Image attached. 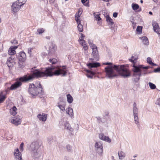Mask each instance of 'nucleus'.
<instances>
[{
  "mask_svg": "<svg viewBox=\"0 0 160 160\" xmlns=\"http://www.w3.org/2000/svg\"><path fill=\"white\" fill-rule=\"evenodd\" d=\"M65 68V66H63L62 67H52L45 68L44 69L41 71L38 70H33L31 71L32 72V74L29 75H25L19 78V81H16L14 84H12L9 89L11 90H14L21 85V82H26L32 80L35 77L38 78L60 75L64 76L66 73V71L64 69Z\"/></svg>",
  "mask_w": 160,
  "mask_h": 160,
  "instance_id": "f257e3e1",
  "label": "nucleus"
},
{
  "mask_svg": "<svg viewBox=\"0 0 160 160\" xmlns=\"http://www.w3.org/2000/svg\"><path fill=\"white\" fill-rule=\"evenodd\" d=\"M103 64L109 65L105 68L106 76L109 78L112 79L119 75L124 78L130 76L129 71L124 65H113L111 62H106Z\"/></svg>",
  "mask_w": 160,
  "mask_h": 160,
  "instance_id": "f03ea898",
  "label": "nucleus"
},
{
  "mask_svg": "<svg viewBox=\"0 0 160 160\" xmlns=\"http://www.w3.org/2000/svg\"><path fill=\"white\" fill-rule=\"evenodd\" d=\"M28 92L33 96H36L38 94H42L43 93L42 88L40 83L36 85L33 83L30 84L29 85Z\"/></svg>",
  "mask_w": 160,
  "mask_h": 160,
  "instance_id": "7ed1b4c3",
  "label": "nucleus"
},
{
  "mask_svg": "<svg viewBox=\"0 0 160 160\" xmlns=\"http://www.w3.org/2000/svg\"><path fill=\"white\" fill-rule=\"evenodd\" d=\"M133 80L136 82H137L140 79V77L142 73V69H148L149 67H142V65L138 66L134 64L133 65Z\"/></svg>",
  "mask_w": 160,
  "mask_h": 160,
  "instance_id": "20e7f679",
  "label": "nucleus"
},
{
  "mask_svg": "<svg viewBox=\"0 0 160 160\" xmlns=\"http://www.w3.org/2000/svg\"><path fill=\"white\" fill-rule=\"evenodd\" d=\"M90 68V70H86V75L87 77L90 78H92L93 75L96 73V72L93 71L92 68H97L100 66V63L97 62L89 63L87 64Z\"/></svg>",
  "mask_w": 160,
  "mask_h": 160,
  "instance_id": "39448f33",
  "label": "nucleus"
},
{
  "mask_svg": "<svg viewBox=\"0 0 160 160\" xmlns=\"http://www.w3.org/2000/svg\"><path fill=\"white\" fill-rule=\"evenodd\" d=\"M46 51L44 54V55H52L55 53L56 51V47L54 44L52 42L48 43L45 46Z\"/></svg>",
  "mask_w": 160,
  "mask_h": 160,
  "instance_id": "423d86ee",
  "label": "nucleus"
},
{
  "mask_svg": "<svg viewBox=\"0 0 160 160\" xmlns=\"http://www.w3.org/2000/svg\"><path fill=\"white\" fill-rule=\"evenodd\" d=\"M95 147L98 154L101 156L103 151V146L101 142H96L95 144Z\"/></svg>",
  "mask_w": 160,
  "mask_h": 160,
  "instance_id": "0eeeda50",
  "label": "nucleus"
},
{
  "mask_svg": "<svg viewBox=\"0 0 160 160\" xmlns=\"http://www.w3.org/2000/svg\"><path fill=\"white\" fill-rule=\"evenodd\" d=\"M41 145V143L38 141L32 142L30 145L29 149L31 151L38 150Z\"/></svg>",
  "mask_w": 160,
  "mask_h": 160,
  "instance_id": "6e6552de",
  "label": "nucleus"
},
{
  "mask_svg": "<svg viewBox=\"0 0 160 160\" xmlns=\"http://www.w3.org/2000/svg\"><path fill=\"white\" fill-rule=\"evenodd\" d=\"M16 55L19 61H25L26 59V55L23 52H20L17 54Z\"/></svg>",
  "mask_w": 160,
  "mask_h": 160,
  "instance_id": "1a4fd4ad",
  "label": "nucleus"
},
{
  "mask_svg": "<svg viewBox=\"0 0 160 160\" xmlns=\"http://www.w3.org/2000/svg\"><path fill=\"white\" fill-rule=\"evenodd\" d=\"M16 63V60L12 56H11L7 59V64L9 68L12 67Z\"/></svg>",
  "mask_w": 160,
  "mask_h": 160,
  "instance_id": "9d476101",
  "label": "nucleus"
},
{
  "mask_svg": "<svg viewBox=\"0 0 160 160\" xmlns=\"http://www.w3.org/2000/svg\"><path fill=\"white\" fill-rule=\"evenodd\" d=\"M11 122L15 125H18L21 124V120L19 117L16 116L11 119Z\"/></svg>",
  "mask_w": 160,
  "mask_h": 160,
  "instance_id": "9b49d317",
  "label": "nucleus"
},
{
  "mask_svg": "<svg viewBox=\"0 0 160 160\" xmlns=\"http://www.w3.org/2000/svg\"><path fill=\"white\" fill-rule=\"evenodd\" d=\"M14 155L16 160H22V155L18 148L15 149L14 152Z\"/></svg>",
  "mask_w": 160,
  "mask_h": 160,
  "instance_id": "f8f14e48",
  "label": "nucleus"
},
{
  "mask_svg": "<svg viewBox=\"0 0 160 160\" xmlns=\"http://www.w3.org/2000/svg\"><path fill=\"white\" fill-rule=\"evenodd\" d=\"M21 6L16 2L12 6V11L14 13L18 12L20 9Z\"/></svg>",
  "mask_w": 160,
  "mask_h": 160,
  "instance_id": "ddd939ff",
  "label": "nucleus"
},
{
  "mask_svg": "<svg viewBox=\"0 0 160 160\" xmlns=\"http://www.w3.org/2000/svg\"><path fill=\"white\" fill-rule=\"evenodd\" d=\"M152 25L154 31L158 34L160 35V28L158 24L155 22H152Z\"/></svg>",
  "mask_w": 160,
  "mask_h": 160,
  "instance_id": "4468645a",
  "label": "nucleus"
},
{
  "mask_svg": "<svg viewBox=\"0 0 160 160\" xmlns=\"http://www.w3.org/2000/svg\"><path fill=\"white\" fill-rule=\"evenodd\" d=\"M92 55L95 60L96 61L98 60L99 59V55L97 48H94L92 50Z\"/></svg>",
  "mask_w": 160,
  "mask_h": 160,
  "instance_id": "2eb2a0df",
  "label": "nucleus"
},
{
  "mask_svg": "<svg viewBox=\"0 0 160 160\" xmlns=\"http://www.w3.org/2000/svg\"><path fill=\"white\" fill-rule=\"evenodd\" d=\"M37 117L40 121L45 122L47 118V114L44 113L39 114L38 115Z\"/></svg>",
  "mask_w": 160,
  "mask_h": 160,
  "instance_id": "dca6fc26",
  "label": "nucleus"
},
{
  "mask_svg": "<svg viewBox=\"0 0 160 160\" xmlns=\"http://www.w3.org/2000/svg\"><path fill=\"white\" fill-rule=\"evenodd\" d=\"M80 43L83 47L85 50H86L88 49V47L86 45V43L85 41L83 40V38H81L80 39Z\"/></svg>",
  "mask_w": 160,
  "mask_h": 160,
  "instance_id": "f3484780",
  "label": "nucleus"
},
{
  "mask_svg": "<svg viewBox=\"0 0 160 160\" xmlns=\"http://www.w3.org/2000/svg\"><path fill=\"white\" fill-rule=\"evenodd\" d=\"M140 39L142 40V43L143 44L146 45H148L149 44V41L148 38L146 37H140Z\"/></svg>",
  "mask_w": 160,
  "mask_h": 160,
  "instance_id": "a211bd4d",
  "label": "nucleus"
},
{
  "mask_svg": "<svg viewBox=\"0 0 160 160\" xmlns=\"http://www.w3.org/2000/svg\"><path fill=\"white\" fill-rule=\"evenodd\" d=\"M32 156L34 158H39L40 156L39 153L37 152V150L35 151H31Z\"/></svg>",
  "mask_w": 160,
  "mask_h": 160,
  "instance_id": "6ab92c4d",
  "label": "nucleus"
},
{
  "mask_svg": "<svg viewBox=\"0 0 160 160\" xmlns=\"http://www.w3.org/2000/svg\"><path fill=\"white\" fill-rule=\"evenodd\" d=\"M133 114H137L138 110L135 102H134L133 105Z\"/></svg>",
  "mask_w": 160,
  "mask_h": 160,
  "instance_id": "aec40b11",
  "label": "nucleus"
},
{
  "mask_svg": "<svg viewBox=\"0 0 160 160\" xmlns=\"http://www.w3.org/2000/svg\"><path fill=\"white\" fill-rule=\"evenodd\" d=\"M8 54L10 55L15 54L16 53V51L12 47H11L8 50Z\"/></svg>",
  "mask_w": 160,
  "mask_h": 160,
  "instance_id": "412c9836",
  "label": "nucleus"
},
{
  "mask_svg": "<svg viewBox=\"0 0 160 160\" xmlns=\"http://www.w3.org/2000/svg\"><path fill=\"white\" fill-rule=\"evenodd\" d=\"M138 58V56L136 55H134V56H132L131 58L129 59V60L133 64V65L134 64L135 65V61L137 60Z\"/></svg>",
  "mask_w": 160,
  "mask_h": 160,
  "instance_id": "4be33fe9",
  "label": "nucleus"
},
{
  "mask_svg": "<svg viewBox=\"0 0 160 160\" xmlns=\"http://www.w3.org/2000/svg\"><path fill=\"white\" fill-rule=\"evenodd\" d=\"M16 110L17 108L15 107L14 106L12 109H10V112L11 114L14 116L17 114Z\"/></svg>",
  "mask_w": 160,
  "mask_h": 160,
  "instance_id": "5701e85b",
  "label": "nucleus"
},
{
  "mask_svg": "<svg viewBox=\"0 0 160 160\" xmlns=\"http://www.w3.org/2000/svg\"><path fill=\"white\" fill-rule=\"evenodd\" d=\"M6 98L5 95L3 94V92H0V103L2 102L5 100Z\"/></svg>",
  "mask_w": 160,
  "mask_h": 160,
  "instance_id": "b1692460",
  "label": "nucleus"
},
{
  "mask_svg": "<svg viewBox=\"0 0 160 160\" xmlns=\"http://www.w3.org/2000/svg\"><path fill=\"white\" fill-rule=\"evenodd\" d=\"M118 155L119 158L120 159H123L125 156V154L122 151H120L118 152Z\"/></svg>",
  "mask_w": 160,
  "mask_h": 160,
  "instance_id": "393cba45",
  "label": "nucleus"
},
{
  "mask_svg": "<svg viewBox=\"0 0 160 160\" xmlns=\"http://www.w3.org/2000/svg\"><path fill=\"white\" fill-rule=\"evenodd\" d=\"M107 21L109 25H112L113 24L112 20L108 16H107L106 17Z\"/></svg>",
  "mask_w": 160,
  "mask_h": 160,
  "instance_id": "a878e982",
  "label": "nucleus"
},
{
  "mask_svg": "<svg viewBox=\"0 0 160 160\" xmlns=\"http://www.w3.org/2000/svg\"><path fill=\"white\" fill-rule=\"evenodd\" d=\"M26 1L27 0H18L16 2L21 7L26 3Z\"/></svg>",
  "mask_w": 160,
  "mask_h": 160,
  "instance_id": "bb28decb",
  "label": "nucleus"
},
{
  "mask_svg": "<svg viewBox=\"0 0 160 160\" xmlns=\"http://www.w3.org/2000/svg\"><path fill=\"white\" fill-rule=\"evenodd\" d=\"M132 7L134 10H136L138 9L139 6L138 4L133 3L132 5Z\"/></svg>",
  "mask_w": 160,
  "mask_h": 160,
  "instance_id": "cd10ccee",
  "label": "nucleus"
},
{
  "mask_svg": "<svg viewBox=\"0 0 160 160\" xmlns=\"http://www.w3.org/2000/svg\"><path fill=\"white\" fill-rule=\"evenodd\" d=\"M64 128L65 129L67 130H70V124L69 122H66L64 124Z\"/></svg>",
  "mask_w": 160,
  "mask_h": 160,
  "instance_id": "c85d7f7f",
  "label": "nucleus"
},
{
  "mask_svg": "<svg viewBox=\"0 0 160 160\" xmlns=\"http://www.w3.org/2000/svg\"><path fill=\"white\" fill-rule=\"evenodd\" d=\"M24 61H18V66L19 68H23L24 67Z\"/></svg>",
  "mask_w": 160,
  "mask_h": 160,
  "instance_id": "c756f323",
  "label": "nucleus"
},
{
  "mask_svg": "<svg viewBox=\"0 0 160 160\" xmlns=\"http://www.w3.org/2000/svg\"><path fill=\"white\" fill-rule=\"evenodd\" d=\"M89 0H81L83 4L87 7H89Z\"/></svg>",
  "mask_w": 160,
  "mask_h": 160,
  "instance_id": "7c9ffc66",
  "label": "nucleus"
},
{
  "mask_svg": "<svg viewBox=\"0 0 160 160\" xmlns=\"http://www.w3.org/2000/svg\"><path fill=\"white\" fill-rule=\"evenodd\" d=\"M134 116V120L135 123L136 124H138L139 121H138V116L137 114H133Z\"/></svg>",
  "mask_w": 160,
  "mask_h": 160,
  "instance_id": "2f4dec72",
  "label": "nucleus"
},
{
  "mask_svg": "<svg viewBox=\"0 0 160 160\" xmlns=\"http://www.w3.org/2000/svg\"><path fill=\"white\" fill-rule=\"evenodd\" d=\"M78 31L79 32H82L83 27L82 25L81 24V23H79L78 24Z\"/></svg>",
  "mask_w": 160,
  "mask_h": 160,
  "instance_id": "473e14b6",
  "label": "nucleus"
},
{
  "mask_svg": "<svg viewBox=\"0 0 160 160\" xmlns=\"http://www.w3.org/2000/svg\"><path fill=\"white\" fill-rule=\"evenodd\" d=\"M58 106L61 110L63 111L65 110V107L64 105H61L60 103H58Z\"/></svg>",
  "mask_w": 160,
  "mask_h": 160,
  "instance_id": "72a5a7b5",
  "label": "nucleus"
},
{
  "mask_svg": "<svg viewBox=\"0 0 160 160\" xmlns=\"http://www.w3.org/2000/svg\"><path fill=\"white\" fill-rule=\"evenodd\" d=\"M148 85L150 88L152 89H154L156 88V86L155 85L151 82H149L148 83Z\"/></svg>",
  "mask_w": 160,
  "mask_h": 160,
  "instance_id": "f704fd0d",
  "label": "nucleus"
},
{
  "mask_svg": "<svg viewBox=\"0 0 160 160\" xmlns=\"http://www.w3.org/2000/svg\"><path fill=\"white\" fill-rule=\"evenodd\" d=\"M80 15L78 14H76L75 16V19L77 22V24L80 23V21L79 20Z\"/></svg>",
  "mask_w": 160,
  "mask_h": 160,
  "instance_id": "c9c22d12",
  "label": "nucleus"
},
{
  "mask_svg": "<svg viewBox=\"0 0 160 160\" xmlns=\"http://www.w3.org/2000/svg\"><path fill=\"white\" fill-rule=\"evenodd\" d=\"M147 62L150 64L152 65H156L153 63L151 60V59L150 57H148L147 58Z\"/></svg>",
  "mask_w": 160,
  "mask_h": 160,
  "instance_id": "e433bc0d",
  "label": "nucleus"
},
{
  "mask_svg": "<svg viewBox=\"0 0 160 160\" xmlns=\"http://www.w3.org/2000/svg\"><path fill=\"white\" fill-rule=\"evenodd\" d=\"M49 61L52 64H55L57 62V60L56 59L54 58L52 59H50Z\"/></svg>",
  "mask_w": 160,
  "mask_h": 160,
  "instance_id": "4c0bfd02",
  "label": "nucleus"
},
{
  "mask_svg": "<svg viewBox=\"0 0 160 160\" xmlns=\"http://www.w3.org/2000/svg\"><path fill=\"white\" fill-rule=\"evenodd\" d=\"M104 138H104V139H103V141H104L106 142H107L109 143L111 142V140L110 139V138H109L108 137L105 136V137H104Z\"/></svg>",
  "mask_w": 160,
  "mask_h": 160,
  "instance_id": "58836bf2",
  "label": "nucleus"
},
{
  "mask_svg": "<svg viewBox=\"0 0 160 160\" xmlns=\"http://www.w3.org/2000/svg\"><path fill=\"white\" fill-rule=\"evenodd\" d=\"M37 31L38 34H40L44 32L45 30L43 28H39L37 30Z\"/></svg>",
  "mask_w": 160,
  "mask_h": 160,
  "instance_id": "ea45409f",
  "label": "nucleus"
},
{
  "mask_svg": "<svg viewBox=\"0 0 160 160\" xmlns=\"http://www.w3.org/2000/svg\"><path fill=\"white\" fill-rule=\"evenodd\" d=\"M142 27L140 26H138L136 30L138 32H139V34L141 32H142Z\"/></svg>",
  "mask_w": 160,
  "mask_h": 160,
  "instance_id": "a19ab883",
  "label": "nucleus"
},
{
  "mask_svg": "<svg viewBox=\"0 0 160 160\" xmlns=\"http://www.w3.org/2000/svg\"><path fill=\"white\" fill-rule=\"evenodd\" d=\"M108 119L105 117H104L103 118L101 119V122L103 123L108 122Z\"/></svg>",
  "mask_w": 160,
  "mask_h": 160,
  "instance_id": "79ce46f5",
  "label": "nucleus"
},
{
  "mask_svg": "<svg viewBox=\"0 0 160 160\" xmlns=\"http://www.w3.org/2000/svg\"><path fill=\"white\" fill-rule=\"evenodd\" d=\"M106 136H105L103 134V133H100L99 134V138L100 139L103 140L104 138H105L104 137H105Z\"/></svg>",
  "mask_w": 160,
  "mask_h": 160,
  "instance_id": "37998d69",
  "label": "nucleus"
},
{
  "mask_svg": "<svg viewBox=\"0 0 160 160\" xmlns=\"http://www.w3.org/2000/svg\"><path fill=\"white\" fill-rule=\"evenodd\" d=\"M94 15L95 16V18L96 19L98 20V21H99L101 19V18L99 16V14L95 15V13H94Z\"/></svg>",
  "mask_w": 160,
  "mask_h": 160,
  "instance_id": "c03bdc74",
  "label": "nucleus"
},
{
  "mask_svg": "<svg viewBox=\"0 0 160 160\" xmlns=\"http://www.w3.org/2000/svg\"><path fill=\"white\" fill-rule=\"evenodd\" d=\"M23 145L24 144L23 143H22L20 145V149L21 151H22L23 150Z\"/></svg>",
  "mask_w": 160,
  "mask_h": 160,
  "instance_id": "a18cd8bd",
  "label": "nucleus"
},
{
  "mask_svg": "<svg viewBox=\"0 0 160 160\" xmlns=\"http://www.w3.org/2000/svg\"><path fill=\"white\" fill-rule=\"evenodd\" d=\"M90 47L91 48L92 50H93L94 48H97V47L95 45L93 44H91V45L90 46Z\"/></svg>",
  "mask_w": 160,
  "mask_h": 160,
  "instance_id": "49530a36",
  "label": "nucleus"
},
{
  "mask_svg": "<svg viewBox=\"0 0 160 160\" xmlns=\"http://www.w3.org/2000/svg\"><path fill=\"white\" fill-rule=\"evenodd\" d=\"M67 98L68 102L69 103H70V94H68L67 95Z\"/></svg>",
  "mask_w": 160,
  "mask_h": 160,
  "instance_id": "de8ad7c7",
  "label": "nucleus"
},
{
  "mask_svg": "<svg viewBox=\"0 0 160 160\" xmlns=\"http://www.w3.org/2000/svg\"><path fill=\"white\" fill-rule=\"evenodd\" d=\"M33 48H28V53L31 54V52L33 50Z\"/></svg>",
  "mask_w": 160,
  "mask_h": 160,
  "instance_id": "09e8293b",
  "label": "nucleus"
},
{
  "mask_svg": "<svg viewBox=\"0 0 160 160\" xmlns=\"http://www.w3.org/2000/svg\"><path fill=\"white\" fill-rule=\"evenodd\" d=\"M154 72H160V67L157 68L154 70Z\"/></svg>",
  "mask_w": 160,
  "mask_h": 160,
  "instance_id": "8fccbe9b",
  "label": "nucleus"
},
{
  "mask_svg": "<svg viewBox=\"0 0 160 160\" xmlns=\"http://www.w3.org/2000/svg\"><path fill=\"white\" fill-rule=\"evenodd\" d=\"M66 148L67 150L68 151H69L70 149V145L69 144H68L66 147Z\"/></svg>",
  "mask_w": 160,
  "mask_h": 160,
  "instance_id": "3c124183",
  "label": "nucleus"
},
{
  "mask_svg": "<svg viewBox=\"0 0 160 160\" xmlns=\"http://www.w3.org/2000/svg\"><path fill=\"white\" fill-rule=\"evenodd\" d=\"M12 44H15L18 43V42L17 40H14L11 42Z\"/></svg>",
  "mask_w": 160,
  "mask_h": 160,
  "instance_id": "603ef678",
  "label": "nucleus"
},
{
  "mask_svg": "<svg viewBox=\"0 0 160 160\" xmlns=\"http://www.w3.org/2000/svg\"><path fill=\"white\" fill-rule=\"evenodd\" d=\"M47 140L48 142H50L53 140V138L52 137H48L47 138Z\"/></svg>",
  "mask_w": 160,
  "mask_h": 160,
  "instance_id": "864d4df0",
  "label": "nucleus"
},
{
  "mask_svg": "<svg viewBox=\"0 0 160 160\" xmlns=\"http://www.w3.org/2000/svg\"><path fill=\"white\" fill-rule=\"evenodd\" d=\"M118 14V13L117 12H114L113 13V16L114 17L116 18L117 17Z\"/></svg>",
  "mask_w": 160,
  "mask_h": 160,
  "instance_id": "5fc2aeb1",
  "label": "nucleus"
},
{
  "mask_svg": "<svg viewBox=\"0 0 160 160\" xmlns=\"http://www.w3.org/2000/svg\"><path fill=\"white\" fill-rule=\"evenodd\" d=\"M64 160H69V156H65L64 158Z\"/></svg>",
  "mask_w": 160,
  "mask_h": 160,
  "instance_id": "6e6d98bb",
  "label": "nucleus"
},
{
  "mask_svg": "<svg viewBox=\"0 0 160 160\" xmlns=\"http://www.w3.org/2000/svg\"><path fill=\"white\" fill-rule=\"evenodd\" d=\"M66 113L67 114H68V115H69V108H68V110L66 109Z\"/></svg>",
  "mask_w": 160,
  "mask_h": 160,
  "instance_id": "4d7b16f0",
  "label": "nucleus"
},
{
  "mask_svg": "<svg viewBox=\"0 0 160 160\" xmlns=\"http://www.w3.org/2000/svg\"><path fill=\"white\" fill-rule=\"evenodd\" d=\"M70 109H71V111L72 110V114L71 113V117H72V116H73V111L72 109L71 108Z\"/></svg>",
  "mask_w": 160,
  "mask_h": 160,
  "instance_id": "13d9d810",
  "label": "nucleus"
},
{
  "mask_svg": "<svg viewBox=\"0 0 160 160\" xmlns=\"http://www.w3.org/2000/svg\"><path fill=\"white\" fill-rule=\"evenodd\" d=\"M73 98L71 96V103L73 101Z\"/></svg>",
  "mask_w": 160,
  "mask_h": 160,
  "instance_id": "bf43d9fd",
  "label": "nucleus"
},
{
  "mask_svg": "<svg viewBox=\"0 0 160 160\" xmlns=\"http://www.w3.org/2000/svg\"><path fill=\"white\" fill-rule=\"evenodd\" d=\"M12 47L13 48H14V50H15V49H17L18 48V46H14Z\"/></svg>",
  "mask_w": 160,
  "mask_h": 160,
  "instance_id": "052dcab7",
  "label": "nucleus"
},
{
  "mask_svg": "<svg viewBox=\"0 0 160 160\" xmlns=\"http://www.w3.org/2000/svg\"><path fill=\"white\" fill-rule=\"evenodd\" d=\"M88 43H89L90 46L91 45V44H92V42L90 41H88Z\"/></svg>",
  "mask_w": 160,
  "mask_h": 160,
  "instance_id": "680f3d73",
  "label": "nucleus"
},
{
  "mask_svg": "<svg viewBox=\"0 0 160 160\" xmlns=\"http://www.w3.org/2000/svg\"><path fill=\"white\" fill-rule=\"evenodd\" d=\"M81 37H82L81 38L82 39L84 37V35H83L82 33H81Z\"/></svg>",
  "mask_w": 160,
  "mask_h": 160,
  "instance_id": "e2e57ef3",
  "label": "nucleus"
},
{
  "mask_svg": "<svg viewBox=\"0 0 160 160\" xmlns=\"http://www.w3.org/2000/svg\"><path fill=\"white\" fill-rule=\"evenodd\" d=\"M50 37L49 36H46V38L47 39H50Z\"/></svg>",
  "mask_w": 160,
  "mask_h": 160,
  "instance_id": "0e129e2a",
  "label": "nucleus"
},
{
  "mask_svg": "<svg viewBox=\"0 0 160 160\" xmlns=\"http://www.w3.org/2000/svg\"><path fill=\"white\" fill-rule=\"evenodd\" d=\"M112 160H115L114 157L113 156H112Z\"/></svg>",
  "mask_w": 160,
  "mask_h": 160,
  "instance_id": "69168bd1",
  "label": "nucleus"
},
{
  "mask_svg": "<svg viewBox=\"0 0 160 160\" xmlns=\"http://www.w3.org/2000/svg\"><path fill=\"white\" fill-rule=\"evenodd\" d=\"M149 13L150 14V15H152V12H151V11H150V12H149Z\"/></svg>",
  "mask_w": 160,
  "mask_h": 160,
  "instance_id": "338daca9",
  "label": "nucleus"
},
{
  "mask_svg": "<svg viewBox=\"0 0 160 160\" xmlns=\"http://www.w3.org/2000/svg\"><path fill=\"white\" fill-rule=\"evenodd\" d=\"M137 156V155L135 154L133 156V157L135 158Z\"/></svg>",
  "mask_w": 160,
  "mask_h": 160,
  "instance_id": "774afa93",
  "label": "nucleus"
}]
</instances>
